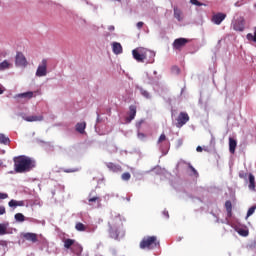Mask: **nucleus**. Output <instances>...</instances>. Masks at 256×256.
<instances>
[{
	"label": "nucleus",
	"instance_id": "1",
	"mask_svg": "<svg viewBox=\"0 0 256 256\" xmlns=\"http://www.w3.org/2000/svg\"><path fill=\"white\" fill-rule=\"evenodd\" d=\"M123 221H125V219L122 218L119 214L114 213L111 215V218L108 222V225H109L108 233L111 239H115L116 241H119V239H123V237H125V229H123Z\"/></svg>",
	"mask_w": 256,
	"mask_h": 256
},
{
	"label": "nucleus",
	"instance_id": "2",
	"mask_svg": "<svg viewBox=\"0 0 256 256\" xmlns=\"http://www.w3.org/2000/svg\"><path fill=\"white\" fill-rule=\"evenodd\" d=\"M15 173H28L35 167V161L29 156H17L13 159Z\"/></svg>",
	"mask_w": 256,
	"mask_h": 256
},
{
	"label": "nucleus",
	"instance_id": "3",
	"mask_svg": "<svg viewBox=\"0 0 256 256\" xmlns=\"http://www.w3.org/2000/svg\"><path fill=\"white\" fill-rule=\"evenodd\" d=\"M132 55L138 63H145V61L153 63V57H155V53H153V51L145 48H136L132 50Z\"/></svg>",
	"mask_w": 256,
	"mask_h": 256
},
{
	"label": "nucleus",
	"instance_id": "4",
	"mask_svg": "<svg viewBox=\"0 0 256 256\" xmlns=\"http://www.w3.org/2000/svg\"><path fill=\"white\" fill-rule=\"evenodd\" d=\"M159 245V240H157L156 236H146L140 242V249L151 251V249H157Z\"/></svg>",
	"mask_w": 256,
	"mask_h": 256
},
{
	"label": "nucleus",
	"instance_id": "5",
	"mask_svg": "<svg viewBox=\"0 0 256 256\" xmlns=\"http://www.w3.org/2000/svg\"><path fill=\"white\" fill-rule=\"evenodd\" d=\"M15 65H16V67H27V65H28L27 58L25 57L23 52L16 53Z\"/></svg>",
	"mask_w": 256,
	"mask_h": 256
},
{
	"label": "nucleus",
	"instance_id": "6",
	"mask_svg": "<svg viewBox=\"0 0 256 256\" xmlns=\"http://www.w3.org/2000/svg\"><path fill=\"white\" fill-rule=\"evenodd\" d=\"M176 127L181 128L183 125H186L189 121V114L187 112H180L176 119Z\"/></svg>",
	"mask_w": 256,
	"mask_h": 256
},
{
	"label": "nucleus",
	"instance_id": "7",
	"mask_svg": "<svg viewBox=\"0 0 256 256\" xmlns=\"http://www.w3.org/2000/svg\"><path fill=\"white\" fill-rule=\"evenodd\" d=\"M47 75V59H43L36 70V77H45Z\"/></svg>",
	"mask_w": 256,
	"mask_h": 256
},
{
	"label": "nucleus",
	"instance_id": "8",
	"mask_svg": "<svg viewBox=\"0 0 256 256\" xmlns=\"http://www.w3.org/2000/svg\"><path fill=\"white\" fill-rule=\"evenodd\" d=\"M187 43H189V39L177 38L174 40L172 45H173V48L176 49V51H181V49H183V47H185V45H187Z\"/></svg>",
	"mask_w": 256,
	"mask_h": 256
},
{
	"label": "nucleus",
	"instance_id": "9",
	"mask_svg": "<svg viewBox=\"0 0 256 256\" xmlns=\"http://www.w3.org/2000/svg\"><path fill=\"white\" fill-rule=\"evenodd\" d=\"M234 31H245V18L239 17L233 24Z\"/></svg>",
	"mask_w": 256,
	"mask_h": 256
},
{
	"label": "nucleus",
	"instance_id": "10",
	"mask_svg": "<svg viewBox=\"0 0 256 256\" xmlns=\"http://www.w3.org/2000/svg\"><path fill=\"white\" fill-rule=\"evenodd\" d=\"M88 204L89 205H100L101 204V197L95 194V191H92L88 196Z\"/></svg>",
	"mask_w": 256,
	"mask_h": 256
},
{
	"label": "nucleus",
	"instance_id": "11",
	"mask_svg": "<svg viewBox=\"0 0 256 256\" xmlns=\"http://www.w3.org/2000/svg\"><path fill=\"white\" fill-rule=\"evenodd\" d=\"M227 17L224 13H217L212 16V22H214L215 25H221L223 21H225V18Z\"/></svg>",
	"mask_w": 256,
	"mask_h": 256
},
{
	"label": "nucleus",
	"instance_id": "12",
	"mask_svg": "<svg viewBox=\"0 0 256 256\" xmlns=\"http://www.w3.org/2000/svg\"><path fill=\"white\" fill-rule=\"evenodd\" d=\"M106 167L109 169V171H112V173H121V171H123L121 165L115 164L113 162L106 163Z\"/></svg>",
	"mask_w": 256,
	"mask_h": 256
},
{
	"label": "nucleus",
	"instance_id": "13",
	"mask_svg": "<svg viewBox=\"0 0 256 256\" xmlns=\"http://www.w3.org/2000/svg\"><path fill=\"white\" fill-rule=\"evenodd\" d=\"M33 97H35V92L28 91L15 95L14 99H27V101H29V99H33Z\"/></svg>",
	"mask_w": 256,
	"mask_h": 256
},
{
	"label": "nucleus",
	"instance_id": "14",
	"mask_svg": "<svg viewBox=\"0 0 256 256\" xmlns=\"http://www.w3.org/2000/svg\"><path fill=\"white\" fill-rule=\"evenodd\" d=\"M137 115V106L131 105L129 107V116L127 118L128 123H131L133 119H135V116Z\"/></svg>",
	"mask_w": 256,
	"mask_h": 256
},
{
	"label": "nucleus",
	"instance_id": "15",
	"mask_svg": "<svg viewBox=\"0 0 256 256\" xmlns=\"http://www.w3.org/2000/svg\"><path fill=\"white\" fill-rule=\"evenodd\" d=\"M22 237L26 239V241H31L32 243H37L38 241L37 234L35 233L27 232V233H24Z\"/></svg>",
	"mask_w": 256,
	"mask_h": 256
},
{
	"label": "nucleus",
	"instance_id": "16",
	"mask_svg": "<svg viewBox=\"0 0 256 256\" xmlns=\"http://www.w3.org/2000/svg\"><path fill=\"white\" fill-rule=\"evenodd\" d=\"M112 51L115 55H121L123 53V46H121V43L114 42L112 43Z\"/></svg>",
	"mask_w": 256,
	"mask_h": 256
},
{
	"label": "nucleus",
	"instance_id": "17",
	"mask_svg": "<svg viewBox=\"0 0 256 256\" xmlns=\"http://www.w3.org/2000/svg\"><path fill=\"white\" fill-rule=\"evenodd\" d=\"M24 121H27L28 123H33L35 121H43V115H39V116H26L24 117Z\"/></svg>",
	"mask_w": 256,
	"mask_h": 256
},
{
	"label": "nucleus",
	"instance_id": "18",
	"mask_svg": "<svg viewBox=\"0 0 256 256\" xmlns=\"http://www.w3.org/2000/svg\"><path fill=\"white\" fill-rule=\"evenodd\" d=\"M235 149H237V140L230 137L229 138V151H230V153H232V155L235 154Z\"/></svg>",
	"mask_w": 256,
	"mask_h": 256
},
{
	"label": "nucleus",
	"instance_id": "19",
	"mask_svg": "<svg viewBox=\"0 0 256 256\" xmlns=\"http://www.w3.org/2000/svg\"><path fill=\"white\" fill-rule=\"evenodd\" d=\"M85 129H87V123L85 122H80L76 124V131L83 135L85 133Z\"/></svg>",
	"mask_w": 256,
	"mask_h": 256
},
{
	"label": "nucleus",
	"instance_id": "20",
	"mask_svg": "<svg viewBox=\"0 0 256 256\" xmlns=\"http://www.w3.org/2000/svg\"><path fill=\"white\" fill-rule=\"evenodd\" d=\"M225 209L227 211V216L231 217L233 215V204L231 203V200L225 202Z\"/></svg>",
	"mask_w": 256,
	"mask_h": 256
},
{
	"label": "nucleus",
	"instance_id": "21",
	"mask_svg": "<svg viewBox=\"0 0 256 256\" xmlns=\"http://www.w3.org/2000/svg\"><path fill=\"white\" fill-rule=\"evenodd\" d=\"M72 253H75L76 255H81V253H83V246H81L79 243H75L72 247Z\"/></svg>",
	"mask_w": 256,
	"mask_h": 256
},
{
	"label": "nucleus",
	"instance_id": "22",
	"mask_svg": "<svg viewBox=\"0 0 256 256\" xmlns=\"http://www.w3.org/2000/svg\"><path fill=\"white\" fill-rule=\"evenodd\" d=\"M248 178H249L248 188L250 189V191H255V176L253 174H249Z\"/></svg>",
	"mask_w": 256,
	"mask_h": 256
},
{
	"label": "nucleus",
	"instance_id": "23",
	"mask_svg": "<svg viewBox=\"0 0 256 256\" xmlns=\"http://www.w3.org/2000/svg\"><path fill=\"white\" fill-rule=\"evenodd\" d=\"M174 17L177 21H183V12L177 7H174Z\"/></svg>",
	"mask_w": 256,
	"mask_h": 256
},
{
	"label": "nucleus",
	"instance_id": "24",
	"mask_svg": "<svg viewBox=\"0 0 256 256\" xmlns=\"http://www.w3.org/2000/svg\"><path fill=\"white\" fill-rule=\"evenodd\" d=\"M75 246V240L71 238H67L64 240V247L65 249H70L71 247Z\"/></svg>",
	"mask_w": 256,
	"mask_h": 256
},
{
	"label": "nucleus",
	"instance_id": "25",
	"mask_svg": "<svg viewBox=\"0 0 256 256\" xmlns=\"http://www.w3.org/2000/svg\"><path fill=\"white\" fill-rule=\"evenodd\" d=\"M9 143H11L9 137L5 136V134H0V145H9Z\"/></svg>",
	"mask_w": 256,
	"mask_h": 256
},
{
	"label": "nucleus",
	"instance_id": "26",
	"mask_svg": "<svg viewBox=\"0 0 256 256\" xmlns=\"http://www.w3.org/2000/svg\"><path fill=\"white\" fill-rule=\"evenodd\" d=\"M76 231H87V226L81 222H77L75 225Z\"/></svg>",
	"mask_w": 256,
	"mask_h": 256
},
{
	"label": "nucleus",
	"instance_id": "27",
	"mask_svg": "<svg viewBox=\"0 0 256 256\" xmlns=\"http://www.w3.org/2000/svg\"><path fill=\"white\" fill-rule=\"evenodd\" d=\"M11 64L7 60H4L2 63H0V71H5V69H9Z\"/></svg>",
	"mask_w": 256,
	"mask_h": 256
},
{
	"label": "nucleus",
	"instance_id": "28",
	"mask_svg": "<svg viewBox=\"0 0 256 256\" xmlns=\"http://www.w3.org/2000/svg\"><path fill=\"white\" fill-rule=\"evenodd\" d=\"M9 207H21L23 205V202H19V201H16V200H11L9 203H8Z\"/></svg>",
	"mask_w": 256,
	"mask_h": 256
},
{
	"label": "nucleus",
	"instance_id": "29",
	"mask_svg": "<svg viewBox=\"0 0 256 256\" xmlns=\"http://www.w3.org/2000/svg\"><path fill=\"white\" fill-rule=\"evenodd\" d=\"M7 227L9 224H0V235H7Z\"/></svg>",
	"mask_w": 256,
	"mask_h": 256
},
{
	"label": "nucleus",
	"instance_id": "30",
	"mask_svg": "<svg viewBox=\"0 0 256 256\" xmlns=\"http://www.w3.org/2000/svg\"><path fill=\"white\" fill-rule=\"evenodd\" d=\"M190 3L196 7H207V3H201L199 0H190Z\"/></svg>",
	"mask_w": 256,
	"mask_h": 256
},
{
	"label": "nucleus",
	"instance_id": "31",
	"mask_svg": "<svg viewBox=\"0 0 256 256\" xmlns=\"http://www.w3.org/2000/svg\"><path fill=\"white\" fill-rule=\"evenodd\" d=\"M140 93L142 97H145V99H151V94L149 93V91L141 88Z\"/></svg>",
	"mask_w": 256,
	"mask_h": 256
},
{
	"label": "nucleus",
	"instance_id": "32",
	"mask_svg": "<svg viewBox=\"0 0 256 256\" xmlns=\"http://www.w3.org/2000/svg\"><path fill=\"white\" fill-rule=\"evenodd\" d=\"M246 39H248V41H254V43H256V28H255L254 35L251 33H248L246 35Z\"/></svg>",
	"mask_w": 256,
	"mask_h": 256
},
{
	"label": "nucleus",
	"instance_id": "33",
	"mask_svg": "<svg viewBox=\"0 0 256 256\" xmlns=\"http://www.w3.org/2000/svg\"><path fill=\"white\" fill-rule=\"evenodd\" d=\"M14 217L19 223H23V221H25V216L21 213H16Z\"/></svg>",
	"mask_w": 256,
	"mask_h": 256
},
{
	"label": "nucleus",
	"instance_id": "34",
	"mask_svg": "<svg viewBox=\"0 0 256 256\" xmlns=\"http://www.w3.org/2000/svg\"><path fill=\"white\" fill-rule=\"evenodd\" d=\"M121 179L122 181H129V179H131V173L129 172H125L121 175Z\"/></svg>",
	"mask_w": 256,
	"mask_h": 256
},
{
	"label": "nucleus",
	"instance_id": "35",
	"mask_svg": "<svg viewBox=\"0 0 256 256\" xmlns=\"http://www.w3.org/2000/svg\"><path fill=\"white\" fill-rule=\"evenodd\" d=\"M255 209H256V206H252L248 209L246 219H248V217H251V215H253V213H255Z\"/></svg>",
	"mask_w": 256,
	"mask_h": 256
},
{
	"label": "nucleus",
	"instance_id": "36",
	"mask_svg": "<svg viewBox=\"0 0 256 256\" xmlns=\"http://www.w3.org/2000/svg\"><path fill=\"white\" fill-rule=\"evenodd\" d=\"M78 171H79V168L64 169V173H77Z\"/></svg>",
	"mask_w": 256,
	"mask_h": 256
},
{
	"label": "nucleus",
	"instance_id": "37",
	"mask_svg": "<svg viewBox=\"0 0 256 256\" xmlns=\"http://www.w3.org/2000/svg\"><path fill=\"white\" fill-rule=\"evenodd\" d=\"M239 177H240V179H245V181H247V177H249V174L247 172L241 171L239 173Z\"/></svg>",
	"mask_w": 256,
	"mask_h": 256
},
{
	"label": "nucleus",
	"instance_id": "38",
	"mask_svg": "<svg viewBox=\"0 0 256 256\" xmlns=\"http://www.w3.org/2000/svg\"><path fill=\"white\" fill-rule=\"evenodd\" d=\"M163 141H167V136L164 133L160 135L157 143H163Z\"/></svg>",
	"mask_w": 256,
	"mask_h": 256
},
{
	"label": "nucleus",
	"instance_id": "39",
	"mask_svg": "<svg viewBox=\"0 0 256 256\" xmlns=\"http://www.w3.org/2000/svg\"><path fill=\"white\" fill-rule=\"evenodd\" d=\"M144 25H145V23H143V22H138V23L136 24L137 29H142Z\"/></svg>",
	"mask_w": 256,
	"mask_h": 256
},
{
	"label": "nucleus",
	"instance_id": "40",
	"mask_svg": "<svg viewBox=\"0 0 256 256\" xmlns=\"http://www.w3.org/2000/svg\"><path fill=\"white\" fill-rule=\"evenodd\" d=\"M7 197H9V195L0 192V199H7Z\"/></svg>",
	"mask_w": 256,
	"mask_h": 256
},
{
	"label": "nucleus",
	"instance_id": "41",
	"mask_svg": "<svg viewBox=\"0 0 256 256\" xmlns=\"http://www.w3.org/2000/svg\"><path fill=\"white\" fill-rule=\"evenodd\" d=\"M6 211H5V207L0 206V215H5Z\"/></svg>",
	"mask_w": 256,
	"mask_h": 256
},
{
	"label": "nucleus",
	"instance_id": "42",
	"mask_svg": "<svg viewBox=\"0 0 256 256\" xmlns=\"http://www.w3.org/2000/svg\"><path fill=\"white\" fill-rule=\"evenodd\" d=\"M189 168L194 173V175H197V170L193 166L189 165Z\"/></svg>",
	"mask_w": 256,
	"mask_h": 256
},
{
	"label": "nucleus",
	"instance_id": "43",
	"mask_svg": "<svg viewBox=\"0 0 256 256\" xmlns=\"http://www.w3.org/2000/svg\"><path fill=\"white\" fill-rule=\"evenodd\" d=\"M138 137H139V139H145V134H143V133H138Z\"/></svg>",
	"mask_w": 256,
	"mask_h": 256
},
{
	"label": "nucleus",
	"instance_id": "44",
	"mask_svg": "<svg viewBox=\"0 0 256 256\" xmlns=\"http://www.w3.org/2000/svg\"><path fill=\"white\" fill-rule=\"evenodd\" d=\"M196 151H197L198 153H201V152L203 151V148H202L201 146H198V147L196 148Z\"/></svg>",
	"mask_w": 256,
	"mask_h": 256
},
{
	"label": "nucleus",
	"instance_id": "45",
	"mask_svg": "<svg viewBox=\"0 0 256 256\" xmlns=\"http://www.w3.org/2000/svg\"><path fill=\"white\" fill-rule=\"evenodd\" d=\"M241 235H244V237H247V235H249V232H247V231H242V232H241Z\"/></svg>",
	"mask_w": 256,
	"mask_h": 256
},
{
	"label": "nucleus",
	"instance_id": "46",
	"mask_svg": "<svg viewBox=\"0 0 256 256\" xmlns=\"http://www.w3.org/2000/svg\"><path fill=\"white\" fill-rule=\"evenodd\" d=\"M173 70H174V71H177V73H179V67L174 66V67H173Z\"/></svg>",
	"mask_w": 256,
	"mask_h": 256
},
{
	"label": "nucleus",
	"instance_id": "47",
	"mask_svg": "<svg viewBox=\"0 0 256 256\" xmlns=\"http://www.w3.org/2000/svg\"><path fill=\"white\" fill-rule=\"evenodd\" d=\"M3 93H5V90L0 87V95H3Z\"/></svg>",
	"mask_w": 256,
	"mask_h": 256
},
{
	"label": "nucleus",
	"instance_id": "48",
	"mask_svg": "<svg viewBox=\"0 0 256 256\" xmlns=\"http://www.w3.org/2000/svg\"><path fill=\"white\" fill-rule=\"evenodd\" d=\"M115 1H118V3H121V0H115Z\"/></svg>",
	"mask_w": 256,
	"mask_h": 256
},
{
	"label": "nucleus",
	"instance_id": "49",
	"mask_svg": "<svg viewBox=\"0 0 256 256\" xmlns=\"http://www.w3.org/2000/svg\"><path fill=\"white\" fill-rule=\"evenodd\" d=\"M97 121L99 122V115H98V117H97Z\"/></svg>",
	"mask_w": 256,
	"mask_h": 256
}]
</instances>
